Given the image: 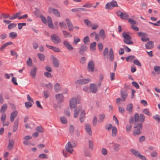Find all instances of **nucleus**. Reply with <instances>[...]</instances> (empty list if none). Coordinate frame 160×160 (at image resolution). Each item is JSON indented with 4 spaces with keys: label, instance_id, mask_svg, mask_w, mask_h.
Here are the masks:
<instances>
[{
    "label": "nucleus",
    "instance_id": "obj_24",
    "mask_svg": "<svg viewBox=\"0 0 160 160\" xmlns=\"http://www.w3.org/2000/svg\"><path fill=\"white\" fill-rule=\"evenodd\" d=\"M47 22L48 27L52 29L54 28L51 18L50 16L47 17Z\"/></svg>",
    "mask_w": 160,
    "mask_h": 160
},
{
    "label": "nucleus",
    "instance_id": "obj_5",
    "mask_svg": "<svg viewBox=\"0 0 160 160\" xmlns=\"http://www.w3.org/2000/svg\"><path fill=\"white\" fill-rule=\"evenodd\" d=\"M130 151L136 157L139 158L142 160H147L145 157L144 156L141 155L138 151L135 149H132L130 150Z\"/></svg>",
    "mask_w": 160,
    "mask_h": 160
},
{
    "label": "nucleus",
    "instance_id": "obj_25",
    "mask_svg": "<svg viewBox=\"0 0 160 160\" xmlns=\"http://www.w3.org/2000/svg\"><path fill=\"white\" fill-rule=\"evenodd\" d=\"M105 116L104 114H102L98 115V123H100L103 122Z\"/></svg>",
    "mask_w": 160,
    "mask_h": 160
},
{
    "label": "nucleus",
    "instance_id": "obj_46",
    "mask_svg": "<svg viewBox=\"0 0 160 160\" xmlns=\"http://www.w3.org/2000/svg\"><path fill=\"white\" fill-rule=\"evenodd\" d=\"M27 63L28 66L31 67L32 64V59L30 58H28L27 61Z\"/></svg>",
    "mask_w": 160,
    "mask_h": 160
},
{
    "label": "nucleus",
    "instance_id": "obj_59",
    "mask_svg": "<svg viewBox=\"0 0 160 160\" xmlns=\"http://www.w3.org/2000/svg\"><path fill=\"white\" fill-rule=\"evenodd\" d=\"M74 130V126L72 125H70L69 128V131L70 133H72L73 132Z\"/></svg>",
    "mask_w": 160,
    "mask_h": 160
},
{
    "label": "nucleus",
    "instance_id": "obj_45",
    "mask_svg": "<svg viewBox=\"0 0 160 160\" xmlns=\"http://www.w3.org/2000/svg\"><path fill=\"white\" fill-rule=\"evenodd\" d=\"M60 119L62 122L63 124H66L68 122L67 119L65 117H61L60 118Z\"/></svg>",
    "mask_w": 160,
    "mask_h": 160
},
{
    "label": "nucleus",
    "instance_id": "obj_31",
    "mask_svg": "<svg viewBox=\"0 0 160 160\" xmlns=\"http://www.w3.org/2000/svg\"><path fill=\"white\" fill-rule=\"evenodd\" d=\"M18 120H16L14 122L13 125V131L15 132L18 129Z\"/></svg>",
    "mask_w": 160,
    "mask_h": 160
},
{
    "label": "nucleus",
    "instance_id": "obj_1",
    "mask_svg": "<svg viewBox=\"0 0 160 160\" xmlns=\"http://www.w3.org/2000/svg\"><path fill=\"white\" fill-rule=\"evenodd\" d=\"M135 123L134 130L133 132L134 135H139L140 133V130L142 128V123H139V115L136 113L134 115Z\"/></svg>",
    "mask_w": 160,
    "mask_h": 160
},
{
    "label": "nucleus",
    "instance_id": "obj_37",
    "mask_svg": "<svg viewBox=\"0 0 160 160\" xmlns=\"http://www.w3.org/2000/svg\"><path fill=\"white\" fill-rule=\"evenodd\" d=\"M84 22L85 24L88 27H91L92 25L91 22L88 19L84 20Z\"/></svg>",
    "mask_w": 160,
    "mask_h": 160
},
{
    "label": "nucleus",
    "instance_id": "obj_21",
    "mask_svg": "<svg viewBox=\"0 0 160 160\" xmlns=\"http://www.w3.org/2000/svg\"><path fill=\"white\" fill-rule=\"evenodd\" d=\"M18 115V112L17 111H15L12 112L10 116V121L13 122L15 118L17 117Z\"/></svg>",
    "mask_w": 160,
    "mask_h": 160
},
{
    "label": "nucleus",
    "instance_id": "obj_7",
    "mask_svg": "<svg viewBox=\"0 0 160 160\" xmlns=\"http://www.w3.org/2000/svg\"><path fill=\"white\" fill-rule=\"evenodd\" d=\"M48 12L50 13L53 12V14L58 17H60V13L57 9L50 7L48 9Z\"/></svg>",
    "mask_w": 160,
    "mask_h": 160
},
{
    "label": "nucleus",
    "instance_id": "obj_14",
    "mask_svg": "<svg viewBox=\"0 0 160 160\" xmlns=\"http://www.w3.org/2000/svg\"><path fill=\"white\" fill-rule=\"evenodd\" d=\"M65 21L67 23L69 31H72L73 29V26L71 21L69 19L67 18L66 19Z\"/></svg>",
    "mask_w": 160,
    "mask_h": 160
},
{
    "label": "nucleus",
    "instance_id": "obj_39",
    "mask_svg": "<svg viewBox=\"0 0 160 160\" xmlns=\"http://www.w3.org/2000/svg\"><path fill=\"white\" fill-rule=\"evenodd\" d=\"M96 45V43L94 42L92 43H91L90 45V48L91 50L94 51L95 50V47Z\"/></svg>",
    "mask_w": 160,
    "mask_h": 160
},
{
    "label": "nucleus",
    "instance_id": "obj_19",
    "mask_svg": "<svg viewBox=\"0 0 160 160\" xmlns=\"http://www.w3.org/2000/svg\"><path fill=\"white\" fill-rule=\"evenodd\" d=\"M51 59L52 60L54 67H59V64L57 59L54 56H52L51 57Z\"/></svg>",
    "mask_w": 160,
    "mask_h": 160
},
{
    "label": "nucleus",
    "instance_id": "obj_61",
    "mask_svg": "<svg viewBox=\"0 0 160 160\" xmlns=\"http://www.w3.org/2000/svg\"><path fill=\"white\" fill-rule=\"evenodd\" d=\"M40 18L42 22L46 24L47 22L46 18L42 15L40 16Z\"/></svg>",
    "mask_w": 160,
    "mask_h": 160
},
{
    "label": "nucleus",
    "instance_id": "obj_22",
    "mask_svg": "<svg viewBox=\"0 0 160 160\" xmlns=\"http://www.w3.org/2000/svg\"><path fill=\"white\" fill-rule=\"evenodd\" d=\"M46 46L47 47H48L49 48L52 50H53L54 52H60V50L59 49V48H58L55 47H53V46H50V45H48V44H46Z\"/></svg>",
    "mask_w": 160,
    "mask_h": 160
},
{
    "label": "nucleus",
    "instance_id": "obj_27",
    "mask_svg": "<svg viewBox=\"0 0 160 160\" xmlns=\"http://www.w3.org/2000/svg\"><path fill=\"white\" fill-rule=\"evenodd\" d=\"M81 109L82 108L81 107H79L78 108H77L75 109L74 114V118H77L78 117L79 112Z\"/></svg>",
    "mask_w": 160,
    "mask_h": 160
},
{
    "label": "nucleus",
    "instance_id": "obj_12",
    "mask_svg": "<svg viewBox=\"0 0 160 160\" xmlns=\"http://www.w3.org/2000/svg\"><path fill=\"white\" fill-rule=\"evenodd\" d=\"M63 43V45L69 51H71L73 49V47L68 41L66 40L64 41Z\"/></svg>",
    "mask_w": 160,
    "mask_h": 160
},
{
    "label": "nucleus",
    "instance_id": "obj_30",
    "mask_svg": "<svg viewBox=\"0 0 160 160\" xmlns=\"http://www.w3.org/2000/svg\"><path fill=\"white\" fill-rule=\"evenodd\" d=\"M63 36L65 38H69L72 37V36L71 33L67 31L63 30L62 31Z\"/></svg>",
    "mask_w": 160,
    "mask_h": 160
},
{
    "label": "nucleus",
    "instance_id": "obj_41",
    "mask_svg": "<svg viewBox=\"0 0 160 160\" xmlns=\"http://www.w3.org/2000/svg\"><path fill=\"white\" fill-rule=\"evenodd\" d=\"M138 34L139 37L142 38L144 37H147L148 36V34L147 33L142 32H138Z\"/></svg>",
    "mask_w": 160,
    "mask_h": 160
},
{
    "label": "nucleus",
    "instance_id": "obj_63",
    "mask_svg": "<svg viewBox=\"0 0 160 160\" xmlns=\"http://www.w3.org/2000/svg\"><path fill=\"white\" fill-rule=\"evenodd\" d=\"M64 113L65 114L68 116L69 117L70 115V113L68 108H67L65 110Z\"/></svg>",
    "mask_w": 160,
    "mask_h": 160
},
{
    "label": "nucleus",
    "instance_id": "obj_16",
    "mask_svg": "<svg viewBox=\"0 0 160 160\" xmlns=\"http://www.w3.org/2000/svg\"><path fill=\"white\" fill-rule=\"evenodd\" d=\"M87 49V47L85 45H82L81 46L79 49V52L81 54L84 55V52L86 51Z\"/></svg>",
    "mask_w": 160,
    "mask_h": 160
},
{
    "label": "nucleus",
    "instance_id": "obj_10",
    "mask_svg": "<svg viewBox=\"0 0 160 160\" xmlns=\"http://www.w3.org/2000/svg\"><path fill=\"white\" fill-rule=\"evenodd\" d=\"M104 59L106 61L108 60L109 55L110 56V51L109 52L108 49L107 48H106L103 51Z\"/></svg>",
    "mask_w": 160,
    "mask_h": 160
},
{
    "label": "nucleus",
    "instance_id": "obj_18",
    "mask_svg": "<svg viewBox=\"0 0 160 160\" xmlns=\"http://www.w3.org/2000/svg\"><path fill=\"white\" fill-rule=\"evenodd\" d=\"M121 93L122 98V100L124 101L128 96V93L126 91L122 89L121 90Z\"/></svg>",
    "mask_w": 160,
    "mask_h": 160
},
{
    "label": "nucleus",
    "instance_id": "obj_53",
    "mask_svg": "<svg viewBox=\"0 0 160 160\" xmlns=\"http://www.w3.org/2000/svg\"><path fill=\"white\" fill-rule=\"evenodd\" d=\"M113 149L115 151H118L120 149L119 145L117 144H114Z\"/></svg>",
    "mask_w": 160,
    "mask_h": 160
},
{
    "label": "nucleus",
    "instance_id": "obj_57",
    "mask_svg": "<svg viewBox=\"0 0 160 160\" xmlns=\"http://www.w3.org/2000/svg\"><path fill=\"white\" fill-rule=\"evenodd\" d=\"M83 7L85 8H90L92 7V4L88 2L85 4L83 5Z\"/></svg>",
    "mask_w": 160,
    "mask_h": 160
},
{
    "label": "nucleus",
    "instance_id": "obj_40",
    "mask_svg": "<svg viewBox=\"0 0 160 160\" xmlns=\"http://www.w3.org/2000/svg\"><path fill=\"white\" fill-rule=\"evenodd\" d=\"M154 69L157 74H160V67L155 66L154 67Z\"/></svg>",
    "mask_w": 160,
    "mask_h": 160
},
{
    "label": "nucleus",
    "instance_id": "obj_8",
    "mask_svg": "<svg viewBox=\"0 0 160 160\" xmlns=\"http://www.w3.org/2000/svg\"><path fill=\"white\" fill-rule=\"evenodd\" d=\"M76 146V144L73 145H72L70 142H68L66 145L65 148L68 152L70 153H72L73 151L72 148L75 147Z\"/></svg>",
    "mask_w": 160,
    "mask_h": 160
},
{
    "label": "nucleus",
    "instance_id": "obj_54",
    "mask_svg": "<svg viewBox=\"0 0 160 160\" xmlns=\"http://www.w3.org/2000/svg\"><path fill=\"white\" fill-rule=\"evenodd\" d=\"M128 22L129 23H130L132 25L137 24V23L136 21L131 18H129L128 19Z\"/></svg>",
    "mask_w": 160,
    "mask_h": 160
},
{
    "label": "nucleus",
    "instance_id": "obj_42",
    "mask_svg": "<svg viewBox=\"0 0 160 160\" xmlns=\"http://www.w3.org/2000/svg\"><path fill=\"white\" fill-rule=\"evenodd\" d=\"M139 119L140 122L142 123L143 122L145 119V116L143 114H140L139 117Z\"/></svg>",
    "mask_w": 160,
    "mask_h": 160
},
{
    "label": "nucleus",
    "instance_id": "obj_58",
    "mask_svg": "<svg viewBox=\"0 0 160 160\" xmlns=\"http://www.w3.org/2000/svg\"><path fill=\"white\" fill-rule=\"evenodd\" d=\"M25 106L27 108H28L32 106V104L29 102H26L25 103Z\"/></svg>",
    "mask_w": 160,
    "mask_h": 160
},
{
    "label": "nucleus",
    "instance_id": "obj_35",
    "mask_svg": "<svg viewBox=\"0 0 160 160\" xmlns=\"http://www.w3.org/2000/svg\"><path fill=\"white\" fill-rule=\"evenodd\" d=\"M38 58L41 61H43L45 58V56L43 54L38 53L37 54Z\"/></svg>",
    "mask_w": 160,
    "mask_h": 160
},
{
    "label": "nucleus",
    "instance_id": "obj_55",
    "mask_svg": "<svg viewBox=\"0 0 160 160\" xmlns=\"http://www.w3.org/2000/svg\"><path fill=\"white\" fill-rule=\"evenodd\" d=\"M39 158H47V155L45 153H42L39 154Z\"/></svg>",
    "mask_w": 160,
    "mask_h": 160
},
{
    "label": "nucleus",
    "instance_id": "obj_43",
    "mask_svg": "<svg viewBox=\"0 0 160 160\" xmlns=\"http://www.w3.org/2000/svg\"><path fill=\"white\" fill-rule=\"evenodd\" d=\"M142 112L143 113L149 116H151V113L150 112L149 109L148 108L143 109Z\"/></svg>",
    "mask_w": 160,
    "mask_h": 160
},
{
    "label": "nucleus",
    "instance_id": "obj_33",
    "mask_svg": "<svg viewBox=\"0 0 160 160\" xmlns=\"http://www.w3.org/2000/svg\"><path fill=\"white\" fill-rule=\"evenodd\" d=\"M132 105L131 103H130L127 106L126 109L128 111L131 112H132Z\"/></svg>",
    "mask_w": 160,
    "mask_h": 160
},
{
    "label": "nucleus",
    "instance_id": "obj_64",
    "mask_svg": "<svg viewBox=\"0 0 160 160\" xmlns=\"http://www.w3.org/2000/svg\"><path fill=\"white\" fill-rule=\"evenodd\" d=\"M68 151L66 150H63L62 152V154L64 157L65 158H67L69 156V155L67 152Z\"/></svg>",
    "mask_w": 160,
    "mask_h": 160
},
{
    "label": "nucleus",
    "instance_id": "obj_49",
    "mask_svg": "<svg viewBox=\"0 0 160 160\" xmlns=\"http://www.w3.org/2000/svg\"><path fill=\"white\" fill-rule=\"evenodd\" d=\"M118 7V5L117 4V2L115 1H112L111 2V7Z\"/></svg>",
    "mask_w": 160,
    "mask_h": 160
},
{
    "label": "nucleus",
    "instance_id": "obj_50",
    "mask_svg": "<svg viewBox=\"0 0 160 160\" xmlns=\"http://www.w3.org/2000/svg\"><path fill=\"white\" fill-rule=\"evenodd\" d=\"M133 63L141 67V64L140 62L137 59H134L133 61Z\"/></svg>",
    "mask_w": 160,
    "mask_h": 160
},
{
    "label": "nucleus",
    "instance_id": "obj_32",
    "mask_svg": "<svg viewBox=\"0 0 160 160\" xmlns=\"http://www.w3.org/2000/svg\"><path fill=\"white\" fill-rule=\"evenodd\" d=\"M18 36L17 34L15 32H12L9 33V37L11 39H14Z\"/></svg>",
    "mask_w": 160,
    "mask_h": 160
},
{
    "label": "nucleus",
    "instance_id": "obj_6",
    "mask_svg": "<svg viewBox=\"0 0 160 160\" xmlns=\"http://www.w3.org/2000/svg\"><path fill=\"white\" fill-rule=\"evenodd\" d=\"M117 15L121 19H127L129 17L128 15L126 12H122L120 11H117L116 12Z\"/></svg>",
    "mask_w": 160,
    "mask_h": 160
},
{
    "label": "nucleus",
    "instance_id": "obj_28",
    "mask_svg": "<svg viewBox=\"0 0 160 160\" xmlns=\"http://www.w3.org/2000/svg\"><path fill=\"white\" fill-rule=\"evenodd\" d=\"M37 70V68L35 67L32 69L30 72V75L33 78L35 77L36 74Z\"/></svg>",
    "mask_w": 160,
    "mask_h": 160
},
{
    "label": "nucleus",
    "instance_id": "obj_56",
    "mask_svg": "<svg viewBox=\"0 0 160 160\" xmlns=\"http://www.w3.org/2000/svg\"><path fill=\"white\" fill-rule=\"evenodd\" d=\"M43 94L45 98H48L49 96V92L47 91H44Z\"/></svg>",
    "mask_w": 160,
    "mask_h": 160
},
{
    "label": "nucleus",
    "instance_id": "obj_60",
    "mask_svg": "<svg viewBox=\"0 0 160 160\" xmlns=\"http://www.w3.org/2000/svg\"><path fill=\"white\" fill-rule=\"evenodd\" d=\"M44 75L48 78H50L52 77L51 74L48 72H45L44 73Z\"/></svg>",
    "mask_w": 160,
    "mask_h": 160
},
{
    "label": "nucleus",
    "instance_id": "obj_15",
    "mask_svg": "<svg viewBox=\"0 0 160 160\" xmlns=\"http://www.w3.org/2000/svg\"><path fill=\"white\" fill-rule=\"evenodd\" d=\"M85 128L87 132L90 135H92V132L90 125L87 123L85 125Z\"/></svg>",
    "mask_w": 160,
    "mask_h": 160
},
{
    "label": "nucleus",
    "instance_id": "obj_3",
    "mask_svg": "<svg viewBox=\"0 0 160 160\" xmlns=\"http://www.w3.org/2000/svg\"><path fill=\"white\" fill-rule=\"evenodd\" d=\"M80 101L78 97H73L69 101V105L71 108H74L77 104L79 103Z\"/></svg>",
    "mask_w": 160,
    "mask_h": 160
},
{
    "label": "nucleus",
    "instance_id": "obj_29",
    "mask_svg": "<svg viewBox=\"0 0 160 160\" xmlns=\"http://www.w3.org/2000/svg\"><path fill=\"white\" fill-rule=\"evenodd\" d=\"M147 49H150L153 48V42L150 41L147 42L145 45Z\"/></svg>",
    "mask_w": 160,
    "mask_h": 160
},
{
    "label": "nucleus",
    "instance_id": "obj_51",
    "mask_svg": "<svg viewBox=\"0 0 160 160\" xmlns=\"http://www.w3.org/2000/svg\"><path fill=\"white\" fill-rule=\"evenodd\" d=\"M134 58H135V56L133 55H131L127 57L126 58V59L127 62H128L129 61H131Z\"/></svg>",
    "mask_w": 160,
    "mask_h": 160
},
{
    "label": "nucleus",
    "instance_id": "obj_62",
    "mask_svg": "<svg viewBox=\"0 0 160 160\" xmlns=\"http://www.w3.org/2000/svg\"><path fill=\"white\" fill-rule=\"evenodd\" d=\"M83 90L87 93H89L90 92L88 87L86 86H84L83 88Z\"/></svg>",
    "mask_w": 160,
    "mask_h": 160
},
{
    "label": "nucleus",
    "instance_id": "obj_20",
    "mask_svg": "<svg viewBox=\"0 0 160 160\" xmlns=\"http://www.w3.org/2000/svg\"><path fill=\"white\" fill-rule=\"evenodd\" d=\"M111 129H112V137H115L117 135L118 130L117 128L114 126H112L111 124Z\"/></svg>",
    "mask_w": 160,
    "mask_h": 160
},
{
    "label": "nucleus",
    "instance_id": "obj_48",
    "mask_svg": "<svg viewBox=\"0 0 160 160\" xmlns=\"http://www.w3.org/2000/svg\"><path fill=\"white\" fill-rule=\"evenodd\" d=\"M59 25L61 28H63L65 29L67 28V26L65 23L63 22H59Z\"/></svg>",
    "mask_w": 160,
    "mask_h": 160
},
{
    "label": "nucleus",
    "instance_id": "obj_38",
    "mask_svg": "<svg viewBox=\"0 0 160 160\" xmlns=\"http://www.w3.org/2000/svg\"><path fill=\"white\" fill-rule=\"evenodd\" d=\"M7 108V105L6 104H4L1 107L0 112L4 113L6 110Z\"/></svg>",
    "mask_w": 160,
    "mask_h": 160
},
{
    "label": "nucleus",
    "instance_id": "obj_13",
    "mask_svg": "<svg viewBox=\"0 0 160 160\" xmlns=\"http://www.w3.org/2000/svg\"><path fill=\"white\" fill-rule=\"evenodd\" d=\"M89 89L90 92L92 93H95L98 91V88L94 83H91L90 84Z\"/></svg>",
    "mask_w": 160,
    "mask_h": 160
},
{
    "label": "nucleus",
    "instance_id": "obj_36",
    "mask_svg": "<svg viewBox=\"0 0 160 160\" xmlns=\"http://www.w3.org/2000/svg\"><path fill=\"white\" fill-rule=\"evenodd\" d=\"M99 34L101 38L103 39L105 38V33L104 30L103 29H101L100 30Z\"/></svg>",
    "mask_w": 160,
    "mask_h": 160
},
{
    "label": "nucleus",
    "instance_id": "obj_17",
    "mask_svg": "<svg viewBox=\"0 0 160 160\" xmlns=\"http://www.w3.org/2000/svg\"><path fill=\"white\" fill-rule=\"evenodd\" d=\"M88 68L89 70V71L93 72L94 69V64L93 61H90L88 64Z\"/></svg>",
    "mask_w": 160,
    "mask_h": 160
},
{
    "label": "nucleus",
    "instance_id": "obj_2",
    "mask_svg": "<svg viewBox=\"0 0 160 160\" xmlns=\"http://www.w3.org/2000/svg\"><path fill=\"white\" fill-rule=\"evenodd\" d=\"M50 39L52 42L56 44H59L61 42V39L59 36L55 34L51 35Z\"/></svg>",
    "mask_w": 160,
    "mask_h": 160
},
{
    "label": "nucleus",
    "instance_id": "obj_34",
    "mask_svg": "<svg viewBox=\"0 0 160 160\" xmlns=\"http://www.w3.org/2000/svg\"><path fill=\"white\" fill-rule=\"evenodd\" d=\"M54 89L56 92H58L61 90L60 85L58 83L55 84L54 87Z\"/></svg>",
    "mask_w": 160,
    "mask_h": 160
},
{
    "label": "nucleus",
    "instance_id": "obj_47",
    "mask_svg": "<svg viewBox=\"0 0 160 160\" xmlns=\"http://www.w3.org/2000/svg\"><path fill=\"white\" fill-rule=\"evenodd\" d=\"M153 118L157 122H159L160 121V117L159 115L156 114L153 117Z\"/></svg>",
    "mask_w": 160,
    "mask_h": 160
},
{
    "label": "nucleus",
    "instance_id": "obj_26",
    "mask_svg": "<svg viewBox=\"0 0 160 160\" xmlns=\"http://www.w3.org/2000/svg\"><path fill=\"white\" fill-rule=\"evenodd\" d=\"M85 118V113L84 111L83 110L81 112L79 118V120L81 123H82L84 121Z\"/></svg>",
    "mask_w": 160,
    "mask_h": 160
},
{
    "label": "nucleus",
    "instance_id": "obj_23",
    "mask_svg": "<svg viewBox=\"0 0 160 160\" xmlns=\"http://www.w3.org/2000/svg\"><path fill=\"white\" fill-rule=\"evenodd\" d=\"M14 141L12 139H10L9 140V143L8 146V149L9 150H11L13 147Z\"/></svg>",
    "mask_w": 160,
    "mask_h": 160
},
{
    "label": "nucleus",
    "instance_id": "obj_9",
    "mask_svg": "<svg viewBox=\"0 0 160 160\" xmlns=\"http://www.w3.org/2000/svg\"><path fill=\"white\" fill-rule=\"evenodd\" d=\"M55 98L57 101L59 103H61L64 101V96L62 93L56 94Z\"/></svg>",
    "mask_w": 160,
    "mask_h": 160
},
{
    "label": "nucleus",
    "instance_id": "obj_52",
    "mask_svg": "<svg viewBox=\"0 0 160 160\" xmlns=\"http://www.w3.org/2000/svg\"><path fill=\"white\" fill-rule=\"evenodd\" d=\"M36 130L39 132H43V129L42 127L41 126L37 127L36 128Z\"/></svg>",
    "mask_w": 160,
    "mask_h": 160
},
{
    "label": "nucleus",
    "instance_id": "obj_4",
    "mask_svg": "<svg viewBox=\"0 0 160 160\" xmlns=\"http://www.w3.org/2000/svg\"><path fill=\"white\" fill-rule=\"evenodd\" d=\"M122 36L124 38V42L126 43L131 45L133 44V42L131 41V38L128 34L125 32H123L122 33Z\"/></svg>",
    "mask_w": 160,
    "mask_h": 160
},
{
    "label": "nucleus",
    "instance_id": "obj_44",
    "mask_svg": "<svg viewBox=\"0 0 160 160\" xmlns=\"http://www.w3.org/2000/svg\"><path fill=\"white\" fill-rule=\"evenodd\" d=\"M17 26L16 24L12 23L10 24L8 26V29L10 30L12 29L13 28H14L16 27Z\"/></svg>",
    "mask_w": 160,
    "mask_h": 160
},
{
    "label": "nucleus",
    "instance_id": "obj_11",
    "mask_svg": "<svg viewBox=\"0 0 160 160\" xmlns=\"http://www.w3.org/2000/svg\"><path fill=\"white\" fill-rule=\"evenodd\" d=\"M90 81V80L88 78L79 79L76 81L75 83L77 84H84L88 83Z\"/></svg>",
    "mask_w": 160,
    "mask_h": 160
}]
</instances>
